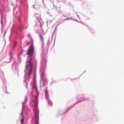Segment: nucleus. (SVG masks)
<instances>
[{"label": "nucleus", "instance_id": "1", "mask_svg": "<svg viewBox=\"0 0 124 124\" xmlns=\"http://www.w3.org/2000/svg\"><path fill=\"white\" fill-rule=\"evenodd\" d=\"M27 58L25 62V69L24 70L25 76H24V85L26 89H28V82L31 79L32 81V74L33 70H36L37 68V61L35 56L36 54L34 53V46L33 44L31 45L27 50Z\"/></svg>", "mask_w": 124, "mask_h": 124}, {"label": "nucleus", "instance_id": "2", "mask_svg": "<svg viewBox=\"0 0 124 124\" xmlns=\"http://www.w3.org/2000/svg\"><path fill=\"white\" fill-rule=\"evenodd\" d=\"M40 39L42 41V54L41 55L42 60L41 61V68L40 73H41V77L43 81V87L46 86L48 80L45 78V72L46 71V66H47V58L44 54V39L42 35H39Z\"/></svg>", "mask_w": 124, "mask_h": 124}, {"label": "nucleus", "instance_id": "3", "mask_svg": "<svg viewBox=\"0 0 124 124\" xmlns=\"http://www.w3.org/2000/svg\"><path fill=\"white\" fill-rule=\"evenodd\" d=\"M10 2L8 0H0V12L1 13L0 23L1 25V31H2V28L4 27L3 21L6 23V18H3V16L6 12H10V8H9Z\"/></svg>", "mask_w": 124, "mask_h": 124}, {"label": "nucleus", "instance_id": "4", "mask_svg": "<svg viewBox=\"0 0 124 124\" xmlns=\"http://www.w3.org/2000/svg\"><path fill=\"white\" fill-rule=\"evenodd\" d=\"M98 119L97 114H95L93 109H91L86 117L85 122L87 124H94V123L98 122Z\"/></svg>", "mask_w": 124, "mask_h": 124}, {"label": "nucleus", "instance_id": "5", "mask_svg": "<svg viewBox=\"0 0 124 124\" xmlns=\"http://www.w3.org/2000/svg\"><path fill=\"white\" fill-rule=\"evenodd\" d=\"M34 116L32 117V124H39V109H33Z\"/></svg>", "mask_w": 124, "mask_h": 124}, {"label": "nucleus", "instance_id": "6", "mask_svg": "<svg viewBox=\"0 0 124 124\" xmlns=\"http://www.w3.org/2000/svg\"><path fill=\"white\" fill-rule=\"evenodd\" d=\"M16 46H13L12 47V49L11 51L9 53L10 54V61L9 62H7V63H9L11 62H13V64L12 65V67H13V65H15L17 64V61H16V59L15 58H13V55H14V52L15 51V48Z\"/></svg>", "mask_w": 124, "mask_h": 124}, {"label": "nucleus", "instance_id": "7", "mask_svg": "<svg viewBox=\"0 0 124 124\" xmlns=\"http://www.w3.org/2000/svg\"><path fill=\"white\" fill-rule=\"evenodd\" d=\"M48 87H46V90L45 91L46 99L48 105L49 106H53V102L49 98V92L48 91Z\"/></svg>", "mask_w": 124, "mask_h": 124}, {"label": "nucleus", "instance_id": "8", "mask_svg": "<svg viewBox=\"0 0 124 124\" xmlns=\"http://www.w3.org/2000/svg\"><path fill=\"white\" fill-rule=\"evenodd\" d=\"M89 99H90V98L87 97V98H83L81 100H78V102L75 103L73 106H71L69 108H68L66 110V111L64 112L63 115H65V113L67 112H68V111H69L70 109H72V108H73V107H74V106H75V105H76V104H78V103H80V102H84V101H89Z\"/></svg>", "mask_w": 124, "mask_h": 124}, {"label": "nucleus", "instance_id": "9", "mask_svg": "<svg viewBox=\"0 0 124 124\" xmlns=\"http://www.w3.org/2000/svg\"><path fill=\"white\" fill-rule=\"evenodd\" d=\"M22 17H23L24 21L25 23V24H28V15H24L23 13H21Z\"/></svg>", "mask_w": 124, "mask_h": 124}, {"label": "nucleus", "instance_id": "10", "mask_svg": "<svg viewBox=\"0 0 124 124\" xmlns=\"http://www.w3.org/2000/svg\"><path fill=\"white\" fill-rule=\"evenodd\" d=\"M88 29L90 31V32L93 34V35H95V32L93 31V29L89 26H88Z\"/></svg>", "mask_w": 124, "mask_h": 124}, {"label": "nucleus", "instance_id": "11", "mask_svg": "<svg viewBox=\"0 0 124 124\" xmlns=\"http://www.w3.org/2000/svg\"><path fill=\"white\" fill-rule=\"evenodd\" d=\"M84 97H85V95L83 94H79L78 95L77 99L78 100H80V99H84Z\"/></svg>", "mask_w": 124, "mask_h": 124}, {"label": "nucleus", "instance_id": "12", "mask_svg": "<svg viewBox=\"0 0 124 124\" xmlns=\"http://www.w3.org/2000/svg\"><path fill=\"white\" fill-rule=\"evenodd\" d=\"M88 12L89 13V15H93V11L92 9H90L88 11Z\"/></svg>", "mask_w": 124, "mask_h": 124}, {"label": "nucleus", "instance_id": "13", "mask_svg": "<svg viewBox=\"0 0 124 124\" xmlns=\"http://www.w3.org/2000/svg\"><path fill=\"white\" fill-rule=\"evenodd\" d=\"M24 54V49H21L20 51V55H23Z\"/></svg>", "mask_w": 124, "mask_h": 124}, {"label": "nucleus", "instance_id": "14", "mask_svg": "<svg viewBox=\"0 0 124 124\" xmlns=\"http://www.w3.org/2000/svg\"><path fill=\"white\" fill-rule=\"evenodd\" d=\"M54 83H58V81L56 80H53L51 82V84H54Z\"/></svg>", "mask_w": 124, "mask_h": 124}, {"label": "nucleus", "instance_id": "15", "mask_svg": "<svg viewBox=\"0 0 124 124\" xmlns=\"http://www.w3.org/2000/svg\"><path fill=\"white\" fill-rule=\"evenodd\" d=\"M72 21H75V22H77L78 23H79V21L78 20L75 19H72Z\"/></svg>", "mask_w": 124, "mask_h": 124}, {"label": "nucleus", "instance_id": "16", "mask_svg": "<svg viewBox=\"0 0 124 124\" xmlns=\"http://www.w3.org/2000/svg\"><path fill=\"white\" fill-rule=\"evenodd\" d=\"M40 27L41 30H42V24H41V21H40Z\"/></svg>", "mask_w": 124, "mask_h": 124}, {"label": "nucleus", "instance_id": "17", "mask_svg": "<svg viewBox=\"0 0 124 124\" xmlns=\"http://www.w3.org/2000/svg\"><path fill=\"white\" fill-rule=\"evenodd\" d=\"M85 19H86V20H90V17L85 16Z\"/></svg>", "mask_w": 124, "mask_h": 124}, {"label": "nucleus", "instance_id": "18", "mask_svg": "<svg viewBox=\"0 0 124 124\" xmlns=\"http://www.w3.org/2000/svg\"><path fill=\"white\" fill-rule=\"evenodd\" d=\"M64 20H72V19H71V18L68 17V18H67L64 19Z\"/></svg>", "mask_w": 124, "mask_h": 124}, {"label": "nucleus", "instance_id": "19", "mask_svg": "<svg viewBox=\"0 0 124 124\" xmlns=\"http://www.w3.org/2000/svg\"><path fill=\"white\" fill-rule=\"evenodd\" d=\"M27 0H21V2H26Z\"/></svg>", "mask_w": 124, "mask_h": 124}, {"label": "nucleus", "instance_id": "20", "mask_svg": "<svg viewBox=\"0 0 124 124\" xmlns=\"http://www.w3.org/2000/svg\"><path fill=\"white\" fill-rule=\"evenodd\" d=\"M62 2H63V3H65V2H66V1L65 0H62Z\"/></svg>", "mask_w": 124, "mask_h": 124}, {"label": "nucleus", "instance_id": "21", "mask_svg": "<svg viewBox=\"0 0 124 124\" xmlns=\"http://www.w3.org/2000/svg\"><path fill=\"white\" fill-rule=\"evenodd\" d=\"M86 73V71H85L80 76V77H81V76H82V75H83V74H84V73Z\"/></svg>", "mask_w": 124, "mask_h": 124}, {"label": "nucleus", "instance_id": "22", "mask_svg": "<svg viewBox=\"0 0 124 124\" xmlns=\"http://www.w3.org/2000/svg\"><path fill=\"white\" fill-rule=\"evenodd\" d=\"M52 3L53 4V6H55V1H53Z\"/></svg>", "mask_w": 124, "mask_h": 124}, {"label": "nucleus", "instance_id": "23", "mask_svg": "<svg viewBox=\"0 0 124 124\" xmlns=\"http://www.w3.org/2000/svg\"><path fill=\"white\" fill-rule=\"evenodd\" d=\"M22 26H23L22 29H27V28H28V27H25V26H24L23 25H22Z\"/></svg>", "mask_w": 124, "mask_h": 124}, {"label": "nucleus", "instance_id": "24", "mask_svg": "<svg viewBox=\"0 0 124 124\" xmlns=\"http://www.w3.org/2000/svg\"><path fill=\"white\" fill-rule=\"evenodd\" d=\"M61 23H64V19L62 20Z\"/></svg>", "mask_w": 124, "mask_h": 124}, {"label": "nucleus", "instance_id": "25", "mask_svg": "<svg viewBox=\"0 0 124 124\" xmlns=\"http://www.w3.org/2000/svg\"><path fill=\"white\" fill-rule=\"evenodd\" d=\"M31 35L30 34H28V38H31Z\"/></svg>", "mask_w": 124, "mask_h": 124}, {"label": "nucleus", "instance_id": "26", "mask_svg": "<svg viewBox=\"0 0 124 124\" xmlns=\"http://www.w3.org/2000/svg\"><path fill=\"white\" fill-rule=\"evenodd\" d=\"M76 16H77V17H78V18H79V19H80V16H79V15H77Z\"/></svg>", "mask_w": 124, "mask_h": 124}, {"label": "nucleus", "instance_id": "27", "mask_svg": "<svg viewBox=\"0 0 124 124\" xmlns=\"http://www.w3.org/2000/svg\"><path fill=\"white\" fill-rule=\"evenodd\" d=\"M76 79H77V78H73V79H71V80L72 81V80H76Z\"/></svg>", "mask_w": 124, "mask_h": 124}, {"label": "nucleus", "instance_id": "28", "mask_svg": "<svg viewBox=\"0 0 124 124\" xmlns=\"http://www.w3.org/2000/svg\"><path fill=\"white\" fill-rule=\"evenodd\" d=\"M84 4H85V2H84V1H83V3L82 4H81V5H84Z\"/></svg>", "mask_w": 124, "mask_h": 124}, {"label": "nucleus", "instance_id": "29", "mask_svg": "<svg viewBox=\"0 0 124 124\" xmlns=\"http://www.w3.org/2000/svg\"><path fill=\"white\" fill-rule=\"evenodd\" d=\"M50 42V40H48V42H47V45H49V42Z\"/></svg>", "mask_w": 124, "mask_h": 124}, {"label": "nucleus", "instance_id": "30", "mask_svg": "<svg viewBox=\"0 0 124 124\" xmlns=\"http://www.w3.org/2000/svg\"><path fill=\"white\" fill-rule=\"evenodd\" d=\"M16 124H19V121H18V120L16 121Z\"/></svg>", "mask_w": 124, "mask_h": 124}, {"label": "nucleus", "instance_id": "31", "mask_svg": "<svg viewBox=\"0 0 124 124\" xmlns=\"http://www.w3.org/2000/svg\"><path fill=\"white\" fill-rule=\"evenodd\" d=\"M11 5H13V3H11Z\"/></svg>", "mask_w": 124, "mask_h": 124}, {"label": "nucleus", "instance_id": "32", "mask_svg": "<svg viewBox=\"0 0 124 124\" xmlns=\"http://www.w3.org/2000/svg\"><path fill=\"white\" fill-rule=\"evenodd\" d=\"M80 23H81V24H83V22L80 21Z\"/></svg>", "mask_w": 124, "mask_h": 124}, {"label": "nucleus", "instance_id": "33", "mask_svg": "<svg viewBox=\"0 0 124 124\" xmlns=\"http://www.w3.org/2000/svg\"><path fill=\"white\" fill-rule=\"evenodd\" d=\"M55 1H56V2H58V1L57 0H55Z\"/></svg>", "mask_w": 124, "mask_h": 124}, {"label": "nucleus", "instance_id": "34", "mask_svg": "<svg viewBox=\"0 0 124 124\" xmlns=\"http://www.w3.org/2000/svg\"><path fill=\"white\" fill-rule=\"evenodd\" d=\"M70 18H71V19H73V17H70Z\"/></svg>", "mask_w": 124, "mask_h": 124}, {"label": "nucleus", "instance_id": "35", "mask_svg": "<svg viewBox=\"0 0 124 124\" xmlns=\"http://www.w3.org/2000/svg\"><path fill=\"white\" fill-rule=\"evenodd\" d=\"M80 0V1H82V0Z\"/></svg>", "mask_w": 124, "mask_h": 124}, {"label": "nucleus", "instance_id": "36", "mask_svg": "<svg viewBox=\"0 0 124 124\" xmlns=\"http://www.w3.org/2000/svg\"><path fill=\"white\" fill-rule=\"evenodd\" d=\"M70 4H71V3H70L69 5H70Z\"/></svg>", "mask_w": 124, "mask_h": 124}, {"label": "nucleus", "instance_id": "37", "mask_svg": "<svg viewBox=\"0 0 124 124\" xmlns=\"http://www.w3.org/2000/svg\"><path fill=\"white\" fill-rule=\"evenodd\" d=\"M26 122L27 123H28V121H27V120H26Z\"/></svg>", "mask_w": 124, "mask_h": 124}, {"label": "nucleus", "instance_id": "38", "mask_svg": "<svg viewBox=\"0 0 124 124\" xmlns=\"http://www.w3.org/2000/svg\"><path fill=\"white\" fill-rule=\"evenodd\" d=\"M55 31H56V28H55V30H54Z\"/></svg>", "mask_w": 124, "mask_h": 124}, {"label": "nucleus", "instance_id": "39", "mask_svg": "<svg viewBox=\"0 0 124 124\" xmlns=\"http://www.w3.org/2000/svg\"><path fill=\"white\" fill-rule=\"evenodd\" d=\"M76 14H77V12H76Z\"/></svg>", "mask_w": 124, "mask_h": 124}, {"label": "nucleus", "instance_id": "40", "mask_svg": "<svg viewBox=\"0 0 124 124\" xmlns=\"http://www.w3.org/2000/svg\"><path fill=\"white\" fill-rule=\"evenodd\" d=\"M35 5H34V7H35Z\"/></svg>", "mask_w": 124, "mask_h": 124}, {"label": "nucleus", "instance_id": "41", "mask_svg": "<svg viewBox=\"0 0 124 124\" xmlns=\"http://www.w3.org/2000/svg\"><path fill=\"white\" fill-rule=\"evenodd\" d=\"M5 88H6V89H7V88H6V86L5 87Z\"/></svg>", "mask_w": 124, "mask_h": 124}, {"label": "nucleus", "instance_id": "42", "mask_svg": "<svg viewBox=\"0 0 124 124\" xmlns=\"http://www.w3.org/2000/svg\"><path fill=\"white\" fill-rule=\"evenodd\" d=\"M16 66H17V65H16Z\"/></svg>", "mask_w": 124, "mask_h": 124}, {"label": "nucleus", "instance_id": "43", "mask_svg": "<svg viewBox=\"0 0 124 124\" xmlns=\"http://www.w3.org/2000/svg\"><path fill=\"white\" fill-rule=\"evenodd\" d=\"M67 79H69V78H67Z\"/></svg>", "mask_w": 124, "mask_h": 124}]
</instances>
